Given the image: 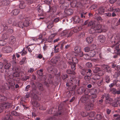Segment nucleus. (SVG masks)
I'll list each match as a JSON object with an SVG mask.
<instances>
[{
    "instance_id": "f257e3e1",
    "label": "nucleus",
    "mask_w": 120,
    "mask_h": 120,
    "mask_svg": "<svg viewBox=\"0 0 120 120\" xmlns=\"http://www.w3.org/2000/svg\"><path fill=\"white\" fill-rule=\"evenodd\" d=\"M5 75V76L6 82L4 86H2L0 87L1 91L3 92L6 90H8L11 88L12 90H15L14 85L15 84L13 79L11 78V75H12L10 71L8 70H6Z\"/></svg>"
},
{
    "instance_id": "f03ea898",
    "label": "nucleus",
    "mask_w": 120,
    "mask_h": 120,
    "mask_svg": "<svg viewBox=\"0 0 120 120\" xmlns=\"http://www.w3.org/2000/svg\"><path fill=\"white\" fill-rule=\"evenodd\" d=\"M108 39L113 44L111 47L114 49L115 52L120 56V49L119 48L120 44L118 43L120 41V33L116 35L115 37H113L112 35L109 36Z\"/></svg>"
},
{
    "instance_id": "7ed1b4c3",
    "label": "nucleus",
    "mask_w": 120,
    "mask_h": 120,
    "mask_svg": "<svg viewBox=\"0 0 120 120\" xmlns=\"http://www.w3.org/2000/svg\"><path fill=\"white\" fill-rule=\"evenodd\" d=\"M60 105L59 106L58 111L57 112H54L53 114V116L50 117L46 119V120H60L59 119H56V116H59L62 115L63 114L64 112V110L60 107Z\"/></svg>"
},
{
    "instance_id": "20e7f679",
    "label": "nucleus",
    "mask_w": 120,
    "mask_h": 120,
    "mask_svg": "<svg viewBox=\"0 0 120 120\" xmlns=\"http://www.w3.org/2000/svg\"><path fill=\"white\" fill-rule=\"evenodd\" d=\"M78 60L77 58V57H72L71 59H69L68 63L71 65V69L73 70H75V69L76 64L78 63Z\"/></svg>"
},
{
    "instance_id": "39448f33",
    "label": "nucleus",
    "mask_w": 120,
    "mask_h": 120,
    "mask_svg": "<svg viewBox=\"0 0 120 120\" xmlns=\"http://www.w3.org/2000/svg\"><path fill=\"white\" fill-rule=\"evenodd\" d=\"M12 105L11 103L8 102H3L0 104V112L3 111V109L10 108ZM12 109H14L15 107L12 105Z\"/></svg>"
},
{
    "instance_id": "423d86ee",
    "label": "nucleus",
    "mask_w": 120,
    "mask_h": 120,
    "mask_svg": "<svg viewBox=\"0 0 120 120\" xmlns=\"http://www.w3.org/2000/svg\"><path fill=\"white\" fill-rule=\"evenodd\" d=\"M12 70L14 71L12 74L11 75V78L12 79L14 77H18L20 76V69L16 66H15L12 68Z\"/></svg>"
},
{
    "instance_id": "0eeeda50",
    "label": "nucleus",
    "mask_w": 120,
    "mask_h": 120,
    "mask_svg": "<svg viewBox=\"0 0 120 120\" xmlns=\"http://www.w3.org/2000/svg\"><path fill=\"white\" fill-rule=\"evenodd\" d=\"M90 92L91 95L90 96V99L93 100V102H94L95 101V98L97 97L96 90L95 89H92L90 90Z\"/></svg>"
},
{
    "instance_id": "6e6552de",
    "label": "nucleus",
    "mask_w": 120,
    "mask_h": 120,
    "mask_svg": "<svg viewBox=\"0 0 120 120\" xmlns=\"http://www.w3.org/2000/svg\"><path fill=\"white\" fill-rule=\"evenodd\" d=\"M19 18L21 20H22L24 21L23 22H25V24H28V26L31 24V21L30 20V18L26 17L23 15H21L19 16Z\"/></svg>"
},
{
    "instance_id": "1a4fd4ad",
    "label": "nucleus",
    "mask_w": 120,
    "mask_h": 120,
    "mask_svg": "<svg viewBox=\"0 0 120 120\" xmlns=\"http://www.w3.org/2000/svg\"><path fill=\"white\" fill-rule=\"evenodd\" d=\"M91 102H89L86 103L85 107V109L87 110H91L93 109L94 108V105L92 103L94 102H93V100L90 99V100Z\"/></svg>"
},
{
    "instance_id": "9d476101",
    "label": "nucleus",
    "mask_w": 120,
    "mask_h": 120,
    "mask_svg": "<svg viewBox=\"0 0 120 120\" xmlns=\"http://www.w3.org/2000/svg\"><path fill=\"white\" fill-rule=\"evenodd\" d=\"M81 48L79 47L78 46L75 47L74 49L75 53L76 54V56L78 57H82L83 55V52L80 50Z\"/></svg>"
},
{
    "instance_id": "9b49d317",
    "label": "nucleus",
    "mask_w": 120,
    "mask_h": 120,
    "mask_svg": "<svg viewBox=\"0 0 120 120\" xmlns=\"http://www.w3.org/2000/svg\"><path fill=\"white\" fill-rule=\"evenodd\" d=\"M71 32L69 30H64L61 32L60 35L61 36L68 37L71 36L72 34V33L71 34Z\"/></svg>"
},
{
    "instance_id": "f8f14e48",
    "label": "nucleus",
    "mask_w": 120,
    "mask_h": 120,
    "mask_svg": "<svg viewBox=\"0 0 120 120\" xmlns=\"http://www.w3.org/2000/svg\"><path fill=\"white\" fill-rule=\"evenodd\" d=\"M3 62L4 69L6 70H8L11 66V64L8 63V61L5 59H3Z\"/></svg>"
},
{
    "instance_id": "ddd939ff",
    "label": "nucleus",
    "mask_w": 120,
    "mask_h": 120,
    "mask_svg": "<svg viewBox=\"0 0 120 120\" xmlns=\"http://www.w3.org/2000/svg\"><path fill=\"white\" fill-rule=\"evenodd\" d=\"M76 82L75 79L74 78H71L69 80H68V82L66 84V86L70 88L71 87V85L75 84Z\"/></svg>"
},
{
    "instance_id": "4468645a",
    "label": "nucleus",
    "mask_w": 120,
    "mask_h": 120,
    "mask_svg": "<svg viewBox=\"0 0 120 120\" xmlns=\"http://www.w3.org/2000/svg\"><path fill=\"white\" fill-rule=\"evenodd\" d=\"M80 101L82 103H86L89 102V100L87 96H83L80 98Z\"/></svg>"
},
{
    "instance_id": "2eb2a0df",
    "label": "nucleus",
    "mask_w": 120,
    "mask_h": 120,
    "mask_svg": "<svg viewBox=\"0 0 120 120\" xmlns=\"http://www.w3.org/2000/svg\"><path fill=\"white\" fill-rule=\"evenodd\" d=\"M74 21L76 23L81 24L83 21L82 19H80L78 16H76L74 18Z\"/></svg>"
},
{
    "instance_id": "dca6fc26",
    "label": "nucleus",
    "mask_w": 120,
    "mask_h": 120,
    "mask_svg": "<svg viewBox=\"0 0 120 120\" xmlns=\"http://www.w3.org/2000/svg\"><path fill=\"white\" fill-rule=\"evenodd\" d=\"M94 29L96 30V32L99 33L101 32V25H94Z\"/></svg>"
},
{
    "instance_id": "f3484780",
    "label": "nucleus",
    "mask_w": 120,
    "mask_h": 120,
    "mask_svg": "<svg viewBox=\"0 0 120 120\" xmlns=\"http://www.w3.org/2000/svg\"><path fill=\"white\" fill-rule=\"evenodd\" d=\"M3 52L4 53H10L12 50V49L9 46H7L3 48L2 49Z\"/></svg>"
},
{
    "instance_id": "a211bd4d",
    "label": "nucleus",
    "mask_w": 120,
    "mask_h": 120,
    "mask_svg": "<svg viewBox=\"0 0 120 120\" xmlns=\"http://www.w3.org/2000/svg\"><path fill=\"white\" fill-rule=\"evenodd\" d=\"M88 3L87 0H82L80 3H78L79 6V7L80 8H82L85 6V5Z\"/></svg>"
},
{
    "instance_id": "6ab92c4d",
    "label": "nucleus",
    "mask_w": 120,
    "mask_h": 120,
    "mask_svg": "<svg viewBox=\"0 0 120 120\" xmlns=\"http://www.w3.org/2000/svg\"><path fill=\"white\" fill-rule=\"evenodd\" d=\"M98 39L101 43H104L105 41L106 38L105 36L103 35H100L98 37Z\"/></svg>"
},
{
    "instance_id": "aec40b11",
    "label": "nucleus",
    "mask_w": 120,
    "mask_h": 120,
    "mask_svg": "<svg viewBox=\"0 0 120 120\" xmlns=\"http://www.w3.org/2000/svg\"><path fill=\"white\" fill-rule=\"evenodd\" d=\"M25 22H23L21 21L19 22L18 23V26L22 28L24 26H28V24H25Z\"/></svg>"
},
{
    "instance_id": "412c9836",
    "label": "nucleus",
    "mask_w": 120,
    "mask_h": 120,
    "mask_svg": "<svg viewBox=\"0 0 120 120\" xmlns=\"http://www.w3.org/2000/svg\"><path fill=\"white\" fill-rule=\"evenodd\" d=\"M105 101L106 104L110 103L113 101V99L109 98L110 96L109 94L106 95Z\"/></svg>"
},
{
    "instance_id": "4be33fe9",
    "label": "nucleus",
    "mask_w": 120,
    "mask_h": 120,
    "mask_svg": "<svg viewBox=\"0 0 120 120\" xmlns=\"http://www.w3.org/2000/svg\"><path fill=\"white\" fill-rule=\"evenodd\" d=\"M38 40V41H39V40L41 41H39L40 43H41L43 42H44V43H46L47 41L46 39V38L43 39L42 37V36L41 34L40 35L38 38H37Z\"/></svg>"
},
{
    "instance_id": "5701e85b",
    "label": "nucleus",
    "mask_w": 120,
    "mask_h": 120,
    "mask_svg": "<svg viewBox=\"0 0 120 120\" xmlns=\"http://www.w3.org/2000/svg\"><path fill=\"white\" fill-rule=\"evenodd\" d=\"M101 68L103 70L106 71L108 72H110V68L109 66L107 65L104 64L102 65Z\"/></svg>"
},
{
    "instance_id": "b1692460",
    "label": "nucleus",
    "mask_w": 120,
    "mask_h": 120,
    "mask_svg": "<svg viewBox=\"0 0 120 120\" xmlns=\"http://www.w3.org/2000/svg\"><path fill=\"white\" fill-rule=\"evenodd\" d=\"M96 54V51L95 50H90L89 53V56L90 57L94 56Z\"/></svg>"
},
{
    "instance_id": "393cba45",
    "label": "nucleus",
    "mask_w": 120,
    "mask_h": 120,
    "mask_svg": "<svg viewBox=\"0 0 120 120\" xmlns=\"http://www.w3.org/2000/svg\"><path fill=\"white\" fill-rule=\"evenodd\" d=\"M64 12L66 14L68 15H71L73 13V10L71 9L65 10Z\"/></svg>"
},
{
    "instance_id": "a878e982",
    "label": "nucleus",
    "mask_w": 120,
    "mask_h": 120,
    "mask_svg": "<svg viewBox=\"0 0 120 120\" xmlns=\"http://www.w3.org/2000/svg\"><path fill=\"white\" fill-rule=\"evenodd\" d=\"M1 5H8L10 3V1L9 0H3L1 2Z\"/></svg>"
},
{
    "instance_id": "bb28decb",
    "label": "nucleus",
    "mask_w": 120,
    "mask_h": 120,
    "mask_svg": "<svg viewBox=\"0 0 120 120\" xmlns=\"http://www.w3.org/2000/svg\"><path fill=\"white\" fill-rule=\"evenodd\" d=\"M20 3L19 5V7L21 9H24L25 7V4L23 1H20Z\"/></svg>"
},
{
    "instance_id": "cd10ccee",
    "label": "nucleus",
    "mask_w": 120,
    "mask_h": 120,
    "mask_svg": "<svg viewBox=\"0 0 120 120\" xmlns=\"http://www.w3.org/2000/svg\"><path fill=\"white\" fill-rule=\"evenodd\" d=\"M68 1L69 2H68V3H69L71 7H74L76 6V3L75 2L73 1L72 0H68Z\"/></svg>"
},
{
    "instance_id": "c85d7f7f",
    "label": "nucleus",
    "mask_w": 120,
    "mask_h": 120,
    "mask_svg": "<svg viewBox=\"0 0 120 120\" xmlns=\"http://www.w3.org/2000/svg\"><path fill=\"white\" fill-rule=\"evenodd\" d=\"M86 41L88 43H91L93 41V38L91 36L88 37L86 38Z\"/></svg>"
},
{
    "instance_id": "c756f323",
    "label": "nucleus",
    "mask_w": 120,
    "mask_h": 120,
    "mask_svg": "<svg viewBox=\"0 0 120 120\" xmlns=\"http://www.w3.org/2000/svg\"><path fill=\"white\" fill-rule=\"evenodd\" d=\"M12 116L9 114H7L5 116L4 120H12Z\"/></svg>"
},
{
    "instance_id": "7c9ffc66",
    "label": "nucleus",
    "mask_w": 120,
    "mask_h": 120,
    "mask_svg": "<svg viewBox=\"0 0 120 120\" xmlns=\"http://www.w3.org/2000/svg\"><path fill=\"white\" fill-rule=\"evenodd\" d=\"M84 88L83 87H80L77 90V92L78 94H81L84 93Z\"/></svg>"
},
{
    "instance_id": "2f4dec72",
    "label": "nucleus",
    "mask_w": 120,
    "mask_h": 120,
    "mask_svg": "<svg viewBox=\"0 0 120 120\" xmlns=\"http://www.w3.org/2000/svg\"><path fill=\"white\" fill-rule=\"evenodd\" d=\"M102 117V114L100 113L97 114L96 116V119L97 120H100L101 119Z\"/></svg>"
},
{
    "instance_id": "473e14b6",
    "label": "nucleus",
    "mask_w": 120,
    "mask_h": 120,
    "mask_svg": "<svg viewBox=\"0 0 120 120\" xmlns=\"http://www.w3.org/2000/svg\"><path fill=\"white\" fill-rule=\"evenodd\" d=\"M92 79L94 80H97L100 79V76L98 74H95L94 75L92 78Z\"/></svg>"
},
{
    "instance_id": "72a5a7b5",
    "label": "nucleus",
    "mask_w": 120,
    "mask_h": 120,
    "mask_svg": "<svg viewBox=\"0 0 120 120\" xmlns=\"http://www.w3.org/2000/svg\"><path fill=\"white\" fill-rule=\"evenodd\" d=\"M72 70L71 71L70 69H68L66 71V72L68 74L74 75L75 74V72Z\"/></svg>"
},
{
    "instance_id": "f704fd0d",
    "label": "nucleus",
    "mask_w": 120,
    "mask_h": 120,
    "mask_svg": "<svg viewBox=\"0 0 120 120\" xmlns=\"http://www.w3.org/2000/svg\"><path fill=\"white\" fill-rule=\"evenodd\" d=\"M105 11V10L103 7H100L98 10V12L99 14H102L104 13Z\"/></svg>"
},
{
    "instance_id": "c9c22d12",
    "label": "nucleus",
    "mask_w": 120,
    "mask_h": 120,
    "mask_svg": "<svg viewBox=\"0 0 120 120\" xmlns=\"http://www.w3.org/2000/svg\"><path fill=\"white\" fill-rule=\"evenodd\" d=\"M53 67H49V68H48V70L49 71V72H51L53 73L52 72H54L55 73H56L57 72V70H55V71H54V69H53Z\"/></svg>"
},
{
    "instance_id": "e433bc0d",
    "label": "nucleus",
    "mask_w": 120,
    "mask_h": 120,
    "mask_svg": "<svg viewBox=\"0 0 120 120\" xmlns=\"http://www.w3.org/2000/svg\"><path fill=\"white\" fill-rule=\"evenodd\" d=\"M112 66L113 68H114L116 70H119L120 69V65H116L114 64H112Z\"/></svg>"
},
{
    "instance_id": "4c0bfd02",
    "label": "nucleus",
    "mask_w": 120,
    "mask_h": 120,
    "mask_svg": "<svg viewBox=\"0 0 120 120\" xmlns=\"http://www.w3.org/2000/svg\"><path fill=\"white\" fill-rule=\"evenodd\" d=\"M19 12V11L17 9H15L13 10L12 11V13L14 15H17Z\"/></svg>"
},
{
    "instance_id": "58836bf2",
    "label": "nucleus",
    "mask_w": 120,
    "mask_h": 120,
    "mask_svg": "<svg viewBox=\"0 0 120 120\" xmlns=\"http://www.w3.org/2000/svg\"><path fill=\"white\" fill-rule=\"evenodd\" d=\"M85 75L91 76L92 75V71L91 70L89 69L87 70L86 72Z\"/></svg>"
},
{
    "instance_id": "ea45409f",
    "label": "nucleus",
    "mask_w": 120,
    "mask_h": 120,
    "mask_svg": "<svg viewBox=\"0 0 120 120\" xmlns=\"http://www.w3.org/2000/svg\"><path fill=\"white\" fill-rule=\"evenodd\" d=\"M16 40L15 38L13 36H11L9 38L10 41L12 43H14L15 41Z\"/></svg>"
},
{
    "instance_id": "a19ab883",
    "label": "nucleus",
    "mask_w": 120,
    "mask_h": 120,
    "mask_svg": "<svg viewBox=\"0 0 120 120\" xmlns=\"http://www.w3.org/2000/svg\"><path fill=\"white\" fill-rule=\"evenodd\" d=\"M94 72L95 73H97L100 70V68L98 67H95L93 68Z\"/></svg>"
},
{
    "instance_id": "79ce46f5",
    "label": "nucleus",
    "mask_w": 120,
    "mask_h": 120,
    "mask_svg": "<svg viewBox=\"0 0 120 120\" xmlns=\"http://www.w3.org/2000/svg\"><path fill=\"white\" fill-rule=\"evenodd\" d=\"M19 117L20 119L22 120H25L27 119V118L26 116H23L22 114L19 113V115L18 116ZM28 119V118H27Z\"/></svg>"
},
{
    "instance_id": "37998d69",
    "label": "nucleus",
    "mask_w": 120,
    "mask_h": 120,
    "mask_svg": "<svg viewBox=\"0 0 120 120\" xmlns=\"http://www.w3.org/2000/svg\"><path fill=\"white\" fill-rule=\"evenodd\" d=\"M32 104L33 105L36 107H39L40 105L39 103L35 101H33Z\"/></svg>"
},
{
    "instance_id": "c03bdc74",
    "label": "nucleus",
    "mask_w": 120,
    "mask_h": 120,
    "mask_svg": "<svg viewBox=\"0 0 120 120\" xmlns=\"http://www.w3.org/2000/svg\"><path fill=\"white\" fill-rule=\"evenodd\" d=\"M48 24L47 28L49 29L51 28L53 26V22H48Z\"/></svg>"
},
{
    "instance_id": "a18cd8bd",
    "label": "nucleus",
    "mask_w": 120,
    "mask_h": 120,
    "mask_svg": "<svg viewBox=\"0 0 120 120\" xmlns=\"http://www.w3.org/2000/svg\"><path fill=\"white\" fill-rule=\"evenodd\" d=\"M43 69H41L37 71V74L40 76H42L43 75Z\"/></svg>"
},
{
    "instance_id": "49530a36",
    "label": "nucleus",
    "mask_w": 120,
    "mask_h": 120,
    "mask_svg": "<svg viewBox=\"0 0 120 120\" xmlns=\"http://www.w3.org/2000/svg\"><path fill=\"white\" fill-rule=\"evenodd\" d=\"M7 98L4 96L0 95V101H5L7 100Z\"/></svg>"
},
{
    "instance_id": "de8ad7c7",
    "label": "nucleus",
    "mask_w": 120,
    "mask_h": 120,
    "mask_svg": "<svg viewBox=\"0 0 120 120\" xmlns=\"http://www.w3.org/2000/svg\"><path fill=\"white\" fill-rule=\"evenodd\" d=\"M94 29V26H92L91 28L89 30V33L91 34L96 32V30Z\"/></svg>"
},
{
    "instance_id": "09e8293b",
    "label": "nucleus",
    "mask_w": 120,
    "mask_h": 120,
    "mask_svg": "<svg viewBox=\"0 0 120 120\" xmlns=\"http://www.w3.org/2000/svg\"><path fill=\"white\" fill-rule=\"evenodd\" d=\"M58 47L57 45H56L54 46V48L53 49V51L54 52L57 53L59 52V48H57V47Z\"/></svg>"
},
{
    "instance_id": "8fccbe9b",
    "label": "nucleus",
    "mask_w": 120,
    "mask_h": 120,
    "mask_svg": "<svg viewBox=\"0 0 120 120\" xmlns=\"http://www.w3.org/2000/svg\"><path fill=\"white\" fill-rule=\"evenodd\" d=\"M26 62V58L24 57L23 58L22 60L20 61V64L22 65L25 63Z\"/></svg>"
},
{
    "instance_id": "3c124183",
    "label": "nucleus",
    "mask_w": 120,
    "mask_h": 120,
    "mask_svg": "<svg viewBox=\"0 0 120 120\" xmlns=\"http://www.w3.org/2000/svg\"><path fill=\"white\" fill-rule=\"evenodd\" d=\"M110 91L112 93L115 94L116 93V90L115 88H110Z\"/></svg>"
},
{
    "instance_id": "603ef678",
    "label": "nucleus",
    "mask_w": 120,
    "mask_h": 120,
    "mask_svg": "<svg viewBox=\"0 0 120 120\" xmlns=\"http://www.w3.org/2000/svg\"><path fill=\"white\" fill-rule=\"evenodd\" d=\"M91 77L85 75L84 77V79L86 81H90L91 79Z\"/></svg>"
},
{
    "instance_id": "864d4df0",
    "label": "nucleus",
    "mask_w": 120,
    "mask_h": 120,
    "mask_svg": "<svg viewBox=\"0 0 120 120\" xmlns=\"http://www.w3.org/2000/svg\"><path fill=\"white\" fill-rule=\"evenodd\" d=\"M57 10V8L55 6H53L51 8L50 10L51 12H52L53 13H54Z\"/></svg>"
},
{
    "instance_id": "5fc2aeb1",
    "label": "nucleus",
    "mask_w": 120,
    "mask_h": 120,
    "mask_svg": "<svg viewBox=\"0 0 120 120\" xmlns=\"http://www.w3.org/2000/svg\"><path fill=\"white\" fill-rule=\"evenodd\" d=\"M100 80L98 81L97 83V84L99 86H100L102 84L103 82V80L102 79H99Z\"/></svg>"
},
{
    "instance_id": "6e6d98bb",
    "label": "nucleus",
    "mask_w": 120,
    "mask_h": 120,
    "mask_svg": "<svg viewBox=\"0 0 120 120\" xmlns=\"http://www.w3.org/2000/svg\"><path fill=\"white\" fill-rule=\"evenodd\" d=\"M19 113L15 111H13L11 112V114L12 115L15 116H18L19 115Z\"/></svg>"
},
{
    "instance_id": "4d7b16f0",
    "label": "nucleus",
    "mask_w": 120,
    "mask_h": 120,
    "mask_svg": "<svg viewBox=\"0 0 120 120\" xmlns=\"http://www.w3.org/2000/svg\"><path fill=\"white\" fill-rule=\"evenodd\" d=\"M113 116L114 118L117 120H120V115L118 114H114Z\"/></svg>"
},
{
    "instance_id": "13d9d810",
    "label": "nucleus",
    "mask_w": 120,
    "mask_h": 120,
    "mask_svg": "<svg viewBox=\"0 0 120 120\" xmlns=\"http://www.w3.org/2000/svg\"><path fill=\"white\" fill-rule=\"evenodd\" d=\"M105 82L107 83H109L110 81V80L109 76L108 75H106L105 78Z\"/></svg>"
},
{
    "instance_id": "bf43d9fd",
    "label": "nucleus",
    "mask_w": 120,
    "mask_h": 120,
    "mask_svg": "<svg viewBox=\"0 0 120 120\" xmlns=\"http://www.w3.org/2000/svg\"><path fill=\"white\" fill-rule=\"evenodd\" d=\"M69 5V3H64L61 5V7H64L67 8L68 7Z\"/></svg>"
},
{
    "instance_id": "052dcab7",
    "label": "nucleus",
    "mask_w": 120,
    "mask_h": 120,
    "mask_svg": "<svg viewBox=\"0 0 120 120\" xmlns=\"http://www.w3.org/2000/svg\"><path fill=\"white\" fill-rule=\"evenodd\" d=\"M38 11L39 12H41L42 11V10L41 6L40 5H38L37 8Z\"/></svg>"
},
{
    "instance_id": "680f3d73",
    "label": "nucleus",
    "mask_w": 120,
    "mask_h": 120,
    "mask_svg": "<svg viewBox=\"0 0 120 120\" xmlns=\"http://www.w3.org/2000/svg\"><path fill=\"white\" fill-rule=\"evenodd\" d=\"M38 87L40 90L43 91L44 90V89L42 84L40 83L38 84Z\"/></svg>"
},
{
    "instance_id": "e2e57ef3",
    "label": "nucleus",
    "mask_w": 120,
    "mask_h": 120,
    "mask_svg": "<svg viewBox=\"0 0 120 120\" xmlns=\"http://www.w3.org/2000/svg\"><path fill=\"white\" fill-rule=\"evenodd\" d=\"M2 28L3 29V30H5L8 28L6 24H3L1 26Z\"/></svg>"
},
{
    "instance_id": "0e129e2a",
    "label": "nucleus",
    "mask_w": 120,
    "mask_h": 120,
    "mask_svg": "<svg viewBox=\"0 0 120 120\" xmlns=\"http://www.w3.org/2000/svg\"><path fill=\"white\" fill-rule=\"evenodd\" d=\"M82 56L83 57L84 59L86 60H88L89 59V54L88 55L87 54H85L84 55L83 54V55Z\"/></svg>"
},
{
    "instance_id": "69168bd1",
    "label": "nucleus",
    "mask_w": 120,
    "mask_h": 120,
    "mask_svg": "<svg viewBox=\"0 0 120 120\" xmlns=\"http://www.w3.org/2000/svg\"><path fill=\"white\" fill-rule=\"evenodd\" d=\"M95 113L94 112H90L89 113H88V115H89L90 117H93Z\"/></svg>"
},
{
    "instance_id": "338daca9",
    "label": "nucleus",
    "mask_w": 120,
    "mask_h": 120,
    "mask_svg": "<svg viewBox=\"0 0 120 120\" xmlns=\"http://www.w3.org/2000/svg\"><path fill=\"white\" fill-rule=\"evenodd\" d=\"M90 90L88 88L85 89L84 88V92L86 95H87L88 94Z\"/></svg>"
},
{
    "instance_id": "774afa93",
    "label": "nucleus",
    "mask_w": 120,
    "mask_h": 120,
    "mask_svg": "<svg viewBox=\"0 0 120 120\" xmlns=\"http://www.w3.org/2000/svg\"><path fill=\"white\" fill-rule=\"evenodd\" d=\"M62 78L63 80H64L68 78V75L66 74H63L62 76Z\"/></svg>"
}]
</instances>
